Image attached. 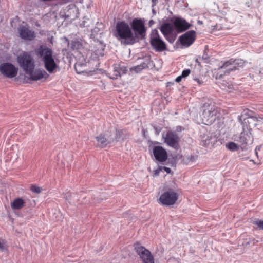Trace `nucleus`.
<instances>
[{"label":"nucleus","mask_w":263,"mask_h":263,"mask_svg":"<svg viewBox=\"0 0 263 263\" xmlns=\"http://www.w3.org/2000/svg\"><path fill=\"white\" fill-rule=\"evenodd\" d=\"M135 250L143 263H155L153 255L151 252L145 247L137 246L135 247Z\"/></svg>","instance_id":"nucleus-10"},{"label":"nucleus","mask_w":263,"mask_h":263,"mask_svg":"<svg viewBox=\"0 0 263 263\" xmlns=\"http://www.w3.org/2000/svg\"><path fill=\"white\" fill-rule=\"evenodd\" d=\"M145 64L143 63L142 64L135 66L134 69L136 72H138L145 68Z\"/></svg>","instance_id":"nucleus-24"},{"label":"nucleus","mask_w":263,"mask_h":263,"mask_svg":"<svg viewBox=\"0 0 263 263\" xmlns=\"http://www.w3.org/2000/svg\"><path fill=\"white\" fill-rule=\"evenodd\" d=\"M160 31L164 36L171 35L174 31V26L170 23H164L161 26Z\"/></svg>","instance_id":"nucleus-19"},{"label":"nucleus","mask_w":263,"mask_h":263,"mask_svg":"<svg viewBox=\"0 0 263 263\" xmlns=\"http://www.w3.org/2000/svg\"><path fill=\"white\" fill-rule=\"evenodd\" d=\"M173 26L178 32H182L189 29L191 25L185 19L176 17L173 21Z\"/></svg>","instance_id":"nucleus-12"},{"label":"nucleus","mask_w":263,"mask_h":263,"mask_svg":"<svg viewBox=\"0 0 263 263\" xmlns=\"http://www.w3.org/2000/svg\"><path fill=\"white\" fill-rule=\"evenodd\" d=\"M18 32L21 39L26 41H32L35 37V33L26 26H21L18 29Z\"/></svg>","instance_id":"nucleus-13"},{"label":"nucleus","mask_w":263,"mask_h":263,"mask_svg":"<svg viewBox=\"0 0 263 263\" xmlns=\"http://www.w3.org/2000/svg\"><path fill=\"white\" fill-rule=\"evenodd\" d=\"M253 223L257 226L259 229H263V220H257L253 222Z\"/></svg>","instance_id":"nucleus-25"},{"label":"nucleus","mask_w":263,"mask_h":263,"mask_svg":"<svg viewBox=\"0 0 263 263\" xmlns=\"http://www.w3.org/2000/svg\"><path fill=\"white\" fill-rule=\"evenodd\" d=\"M237 141L240 143V146L242 148H245L247 145L253 143V138L251 133L250 131L246 132L243 130L240 133Z\"/></svg>","instance_id":"nucleus-14"},{"label":"nucleus","mask_w":263,"mask_h":263,"mask_svg":"<svg viewBox=\"0 0 263 263\" xmlns=\"http://www.w3.org/2000/svg\"><path fill=\"white\" fill-rule=\"evenodd\" d=\"M236 60H233V59H231L229 60L226 61L223 63L222 66H220V68H226L228 67L230 65H232L234 64L236 62Z\"/></svg>","instance_id":"nucleus-21"},{"label":"nucleus","mask_w":263,"mask_h":263,"mask_svg":"<svg viewBox=\"0 0 263 263\" xmlns=\"http://www.w3.org/2000/svg\"><path fill=\"white\" fill-rule=\"evenodd\" d=\"M97 140V147L103 148L105 147L108 144L110 143L109 140L103 134H100L99 136L96 137Z\"/></svg>","instance_id":"nucleus-18"},{"label":"nucleus","mask_w":263,"mask_h":263,"mask_svg":"<svg viewBox=\"0 0 263 263\" xmlns=\"http://www.w3.org/2000/svg\"><path fill=\"white\" fill-rule=\"evenodd\" d=\"M144 23V20L142 18H135L133 20L130 26L136 35L141 37L145 35L147 29Z\"/></svg>","instance_id":"nucleus-7"},{"label":"nucleus","mask_w":263,"mask_h":263,"mask_svg":"<svg viewBox=\"0 0 263 263\" xmlns=\"http://www.w3.org/2000/svg\"><path fill=\"white\" fill-rule=\"evenodd\" d=\"M164 170L167 173H170L171 172V169L168 167H164Z\"/></svg>","instance_id":"nucleus-31"},{"label":"nucleus","mask_w":263,"mask_h":263,"mask_svg":"<svg viewBox=\"0 0 263 263\" xmlns=\"http://www.w3.org/2000/svg\"><path fill=\"white\" fill-rule=\"evenodd\" d=\"M195 32L190 30L179 37L180 44L186 47L191 46L195 40Z\"/></svg>","instance_id":"nucleus-11"},{"label":"nucleus","mask_w":263,"mask_h":263,"mask_svg":"<svg viewBox=\"0 0 263 263\" xmlns=\"http://www.w3.org/2000/svg\"><path fill=\"white\" fill-rule=\"evenodd\" d=\"M149 42L153 49L156 52H162L166 50L167 46L165 43L160 38L157 30L152 31L150 35Z\"/></svg>","instance_id":"nucleus-6"},{"label":"nucleus","mask_w":263,"mask_h":263,"mask_svg":"<svg viewBox=\"0 0 263 263\" xmlns=\"http://www.w3.org/2000/svg\"><path fill=\"white\" fill-rule=\"evenodd\" d=\"M178 199V194L173 189L164 192L158 199V203L163 206H171Z\"/></svg>","instance_id":"nucleus-5"},{"label":"nucleus","mask_w":263,"mask_h":263,"mask_svg":"<svg viewBox=\"0 0 263 263\" xmlns=\"http://www.w3.org/2000/svg\"><path fill=\"white\" fill-rule=\"evenodd\" d=\"M252 118L253 119H254V121H260L261 120H263V117H261L260 116L252 117Z\"/></svg>","instance_id":"nucleus-29"},{"label":"nucleus","mask_w":263,"mask_h":263,"mask_svg":"<svg viewBox=\"0 0 263 263\" xmlns=\"http://www.w3.org/2000/svg\"><path fill=\"white\" fill-rule=\"evenodd\" d=\"M164 142L169 146L177 149L179 147L180 138L179 136L175 132H167L163 136Z\"/></svg>","instance_id":"nucleus-9"},{"label":"nucleus","mask_w":263,"mask_h":263,"mask_svg":"<svg viewBox=\"0 0 263 263\" xmlns=\"http://www.w3.org/2000/svg\"><path fill=\"white\" fill-rule=\"evenodd\" d=\"M236 68V67L235 66H234L232 68H230L229 69V72H230L231 71H232V70H235Z\"/></svg>","instance_id":"nucleus-35"},{"label":"nucleus","mask_w":263,"mask_h":263,"mask_svg":"<svg viewBox=\"0 0 263 263\" xmlns=\"http://www.w3.org/2000/svg\"><path fill=\"white\" fill-rule=\"evenodd\" d=\"M78 66H79V65H77V64H76V65H74V68H75V70H76V72H77L78 73H81V72H81V71H78V69H77V67H78Z\"/></svg>","instance_id":"nucleus-33"},{"label":"nucleus","mask_w":263,"mask_h":263,"mask_svg":"<svg viewBox=\"0 0 263 263\" xmlns=\"http://www.w3.org/2000/svg\"><path fill=\"white\" fill-rule=\"evenodd\" d=\"M166 40L170 43H173L175 39V37L172 34L171 35L164 36Z\"/></svg>","instance_id":"nucleus-27"},{"label":"nucleus","mask_w":263,"mask_h":263,"mask_svg":"<svg viewBox=\"0 0 263 263\" xmlns=\"http://www.w3.org/2000/svg\"><path fill=\"white\" fill-rule=\"evenodd\" d=\"M127 71V68L124 65L123 63L115 64L114 65L113 74L111 78L112 79H117L118 77L125 74Z\"/></svg>","instance_id":"nucleus-17"},{"label":"nucleus","mask_w":263,"mask_h":263,"mask_svg":"<svg viewBox=\"0 0 263 263\" xmlns=\"http://www.w3.org/2000/svg\"><path fill=\"white\" fill-rule=\"evenodd\" d=\"M153 154L156 159L159 162H164L167 159V153L166 150L162 146H154L153 148Z\"/></svg>","instance_id":"nucleus-16"},{"label":"nucleus","mask_w":263,"mask_h":263,"mask_svg":"<svg viewBox=\"0 0 263 263\" xmlns=\"http://www.w3.org/2000/svg\"><path fill=\"white\" fill-rule=\"evenodd\" d=\"M152 22H153V21H152V20H151V21H149V23H152Z\"/></svg>","instance_id":"nucleus-38"},{"label":"nucleus","mask_w":263,"mask_h":263,"mask_svg":"<svg viewBox=\"0 0 263 263\" xmlns=\"http://www.w3.org/2000/svg\"><path fill=\"white\" fill-rule=\"evenodd\" d=\"M182 78L183 77L181 76H179L176 78L175 81L177 83H179Z\"/></svg>","instance_id":"nucleus-30"},{"label":"nucleus","mask_w":263,"mask_h":263,"mask_svg":"<svg viewBox=\"0 0 263 263\" xmlns=\"http://www.w3.org/2000/svg\"><path fill=\"white\" fill-rule=\"evenodd\" d=\"M0 72L6 77L13 78L16 77L18 68L10 63H3L0 65Z\"/></svg>","instance_id":"nucleus-8"},{"label":"nucleus","mask_w":263,"mask_h":263,"mask_svg":"<svg viewBox=\"0 0 263 263\" xmlns=\"http://www.w3.org/2000/svg\"><path fill=\"white\" fill-rule=\"evenodd\" d=\"M17 61L25 73L31 72L35 68L33 57L27 52H24L19 55L17 58Z\"/></svg>","instance_id":"nucleus-4"},{"label":"nucleus","mask_w":263,"mask_h":263,"mask_svg":"<svg viewBox=\"0 0 263 263\" xmlns=\"http://www.w3.org/2000/svg\"><path fill=\"white\" fill-rule=\"evenodd\" d=\"M25 201L21 198L15 199L11 203V206L13 210H20L25 205Z\"/></svg>","instance_id":"nucleus-20"},{"label":"nucleus","mask_w":263,"mask_h":263,"mask_svg":"<svg viewBox=\"0 0 263 263\" xmlns=\"http://www.w3.org/2000/svg\"><path fill=\"white\" fill-rule=\"evenodd\" d=\"M227 147L229 149L233 151H237L238 149L237 145L233 142H229L227 145Z\"/></svg>","instance_id":"nucleus-22"},{"label":"nucleus","mask_w":263,"mask_h":263,"mask_svg":"<svg viewBox=\"0 0 263 263\" xmlns=\"http://www.w3.org/2000/svg\"><path fill=\"white\" fill-rule=\"evenodd\" d=\"M65 200H68V197H67V196H66V198H65Z\"/></svg>","instance_id":"nucleus-37"},{"label":"nucleus","mask_w":263,"mask_h":263,"mask_svg":"<svg viewBox=\"0 0 263 263\" xmlns=\"http://www.w3.org/2000/svg\"><path fill=\"white\" fill-rule=\"evenodd\" d=\"M202 108L201 118L202 123L205 125L212 124L220 115L219 108L214 104L204 103Z\"/></svg>","instance_id":"nucleus-3"},{"label":"nucleus","mask_w":263,"mask_h":263,"mask_svg":"<svg viewBox=\"0 0 263 263\" xmlns=\"http://www.w3.org/2000/svg\"><path fill=\"white\" fill-rule=\"evenodd\" d=\"M152 6L154 7L155 6V5H156L157 2H158V0H152Z\"/></svg>","instance_id":"nucleus-32"},{"label":"nucleus","mask_w":263,"mask_h":263,"mask_svg":"<svg viewBox=\"0 0 263 263\" xmlns=\"http://www.w3.org/2000/svg\"><path fill=\"white\" fill-rule=\"evenodd\" d=\"M195 80L199 84L201 85L203 83V82L201 80H200L198 79H195Z\"/></svg>","instance_id":"nucleus-34"},{"label":"nucleus","mask_w":263,"mask_h":263,"mask_svg":"<svg viewBox=\"0 0 263 263\" xmlns=\"http://www.w3.org/2000/svg\"><path fill=\"white\" fill-rule=\"evenodd\" d=\"M123 134V132L121 130H117L116 139H119Z\"/></svg>","instance_id":"nucleus-28"},{"label":"nucleus","mask_w":263,"mask_h":263,"mask_svg":"<svg viewBox=\"0 0 263 263\" xmlns=\"http://www.w3.org/2000/svg\"><path fill=\"white\" fill-rule=\"evenodd\" d=\"M26 74L29 76V79L32 81H36L43 78H47L49 74L44 70L40 69L34 70L33 69L31 72H27Z\"/></svg>","instance_id":"nucleus-15"},{"label":"nucleus","mask_w":263,"mask_h":263,"mask_svg":"<svg viewBox=\"0 0 263 263\" xmlns=\"http://www.w3.org/2000/svg\"><path fill=\"white\" fill-rule=\"evenodd\" d=\"M256 150H257V148H256V149H255V154H256V156L257 157H258V153Z\"/></svg>","instance_id":"nucleus-36"},{"label":"nucleus","mask_w":263,"mask_h":263,"mask_svg":"<svg viewBox=\"0 0 263 263\" xmlns=\"http://www.w3.org/2000/svg\"><path fill=\"white\" fill-rule=\"evenodd\" d=\"M36 55L42 58L44 67L50 73H53L57 68L52 49L45 45H41L35 50Z\"/></svg>","instance_id":"nucleus-1"},{"label":"nucleus","mask_w":263,"mask_h":263,"mask_svg":"<svg viewBox=\"0 0 263 263\" xmlns=\"http://www.w3.org/2000/svg\"><path fill=\"white\" fill-rule=\"evenodd\" d=\"M114 35L118 39L125 40L124 44L133 45L136 42V36H134L128 24L125 21L117 23Z\"/></svg>","instance_id":"nucleus-2"},{"label":"nucleus","mask_w":263,"mask_h":263,"mask_svg":"<svg viewBox=\"0 0 263 263\" xmlns=\"http://www.w3.org/2000/svg\"><path fill=\"white\" fill-rule=\"evenodd\" d=\"M190 73H191V70L189 69H185V70H183L181 76L183 78H185V77H187L190 74Z\"/></svg>","instance_id":"nucleus-26"},{"label":"nucleus","mask_w":263,"mask_h":263,"mask_svg":"<svg viewBox=\"0 0 263 263\" xmlns=\"http://www.w3.org/2000/svg\"><path fill=\"white\" fill-rule=\"evenodd\" d=\"M30 190L32 192L36 193V194H40L42 191V189L41 187L36 186L35 185H31V186L30 187Z\"/></svg>","instance_id":"nucleus-23"}]
</instances>
